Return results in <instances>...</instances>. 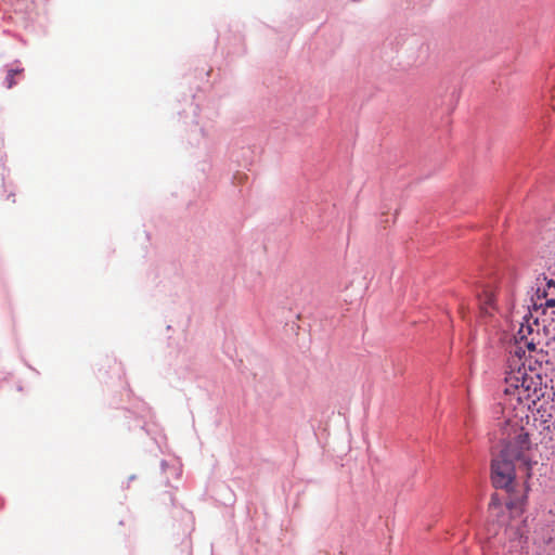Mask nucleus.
<instances>
[{
    "mask_svg": "<svg viewBox=\"0 0 555 555\" xmlns=\"http://www.w3.org/2000/svg\"><path fill=\"white\" fill-rule=\"evenodd\" d=\"M546 306H547V307H551V308H552V307H555V299H553V298L547 299V300H546Z\"/></svg>",
    "mask_w": 555,
    "mask_h": 555,
    "instance_id": "obj_7",
    "label": "nucleus"
},
{
    "mask_svg": "<svg viewBox=\"0 0 555 555\" xmlns=\"http://www.w3.org/2000/svg\"><path fill=\"white\" fill-rule=\"evenodd\" d=\"M541 541L548 555H555V526L546 527L541 530Z\"/></svg>",
    "mask_w": 555,
    "mask_h": 555,
    "instance_id": "obj_5",
    "label": "nucleus"
},
{
    "mask_svg": "<svg viewBox=\"0 0 555 555\" xmlns=\"http://www.w3.org/2000/svg\"><path fill=\"white\" fill-rule=\"evenodd\" d=\"M547 286L551 287V286H554L555 287V280H550L547 282Z\"/></svg>",
    "mask_w": 555,
    "mask_h": 555,
    "instance_id": "obj_8",
    "label": "nucleus"
},
{
    "mask_svg": "<svg viewBox=\"0 0 555 555\" xmlns=\"http://www.w3.org/2000/svg\"><path fill=\"white\" fill-rule=\"evenodd\" d=\"M23 73V69H10L7 76V87L12 88L15 85L14 76Z\"/></svg>",
    "mask_w": 555,
    "mask_h": 555,
    "instance_id": "obj_6",
    "label": "nucleus"
},
{
    "mask_svg": "<svg viewBox=\"0 0 555 555\" xmlns=\"http://www.w3.org/2000/svg\"><path fill=\"white\" fill-rule=\"evenodd\" d=\"M529 420H508L502 427L501 449L491 461V480L496 489L507 493L506 508L511 519L504 528V535L512 543L511 548L520 545L525 537L526 520L522 518L531 477V440Z\"/></svg>",
    "mask_w": 555,
    "mask_h": 555,
    "instance_id": "obj_1",
    "label": "nucleus"
},
{
    "mask_svg": "<svg viewBox=\"0 0 555 555\" xmlns=\"http://www.w3.org/2000/svg\"><path fill=\"white\" fill-rule=\"evenodd\" d=\"M504 392L507 396H514L517 401L527 403H534L540 398L537 383L531 375L526 373V369L518 366L517 370L512 369L505 377Z\"/></svg>",
    "mask_w": 555,
    "mask_h": 555,
    "instance_id": "obj_2",
    "label": "nucleus"
},
{
    "mask_svg": "<svg viewBox=\"0 0 555 555\" xmlns=\"http://www.w3.org/2000/svg\"><path fill=\"white\" fill-rule=\"evenodd\" d=\"M552 340H553V343L555 344V326L553 327Z\"/></svg>",
    "mask_w": 555,
    "mask_h": 555,
    "instance_id": "obj_9",
    "label": "nucleus"
},
{
    "mask_svg": "<svg viewBox=\"0 0 555 555\" xmlns=\"http://www.w3.org/2000/svg\"><path fill=\"white\" fill-rule=\"evenodd\" d=\"M480 310L483 314L490 315L495 310L494 293L490 287L483 288L478 295Z\"/></svg>",
    "mask_w": 555,
    "mask_h": 555,
    "instance_id": "obj_4",
    "label": "nucleus"
},
{
    "mask_svg": "<svg viewBox=\"0 0 555 555\" xmlns=\"http://www.w3.org/2000/svg\"><path fill=\"white\" fill-rule=\"evenodd\" d=\"M531 331L532 330H531L530 325L521 324L519 331L517 332V335H516L517 346L515 349V356H517L519 358V360L521 359L520 352H522V354H525V351L522 350L524 347H526L529 351L535 350L534 343L532 340H528V338H527V334H530Z\"/></svg>",
    "mask_w": 555,
    "mask_h": 555,
    "instance_id": "obj_3",
    "label": "nucleus"
}]
</instances>
